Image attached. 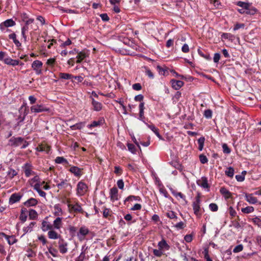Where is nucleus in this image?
<instances>
[{"instance_id":"f257e3e1","label":"nucleus","mask_w":261,"mask_h":261,"mask_svg":"<svg viewBox=\"0 0 261 261\" xmlns=\"http://www.w3.org/2000/svg\"><path fill=\"white\" fill-rule=\"evenodd\" d=\"M201 200L199 196L196 197L194 201L192 203L193 209L195 215L197 217H200L202 212L200 207Z\"/></svg>"},{"instance_id":"f03ea898","label":"nucleus","mask_w":261,"mask_h":261,"mask_svg":"<svg viewBox=\"0 0 261 261\" xmlns=\"http://www.w3.org/2000/svg\"><path fill=\"white\" fill-rule=\"evenodd\" d=\"M76 191L77 196H83L88 191V186L84 182L81 180L77 183Z\"/></svg>"},{"instance_id":"7ed1b4c3","label":"nucleus","mask_w":261,"mask_h":261,"mask_svg":"<svg viewBox=\"0 0 261 261\" xmlns=\"http://www.w3.org/2000/svg\"><path fill=\"white\" fill-rule=\"evenodd\" d=\"M21 168L27 177L36 174V172L33 171V166L30 163H25Z\"/></svg>"},{"instance_id":"20e7f679","label":"nucleus","mask_w":261,"mask_h":261,"mask_svg":"<svg viewBox=\"0 0 261 261\" xmlns=\"http://www.w3.org/2000/svg\"><path fill=\"white\" fill-rule=\"evenodd\" d=\"M89 51L87 49H83L82 51H76V63H81L85 59L89 57Z\"/></svg>"},{"instance_id":"39448f33","label":"nucleus","mask_w":261,"mask_h":261,"mask_svg":"<svg viewBox=\"0 0 261 261\" xmlns=\"http://www.w3.org/2000/svg\"><path fill=\"white\" fill-rule=\"evenodd\" d=\"M32 113H38L43 112H47L49 111V109L46 108L43 105H36L32 106L30 108Z\"/></svg>"},{"instance_id":"423d86ee","label":"nucleus","mask_w":261,"mask_h":261,"mask_svg":"<svg viewBox=\"0 0 261 261\" xmlns=\"http://www.w3.org/2000/svg\"><path fill=\"white\" fill-rule=\"evenodd\" d=\"M59 249L62 254H65L68 251V244L63 239H60L59 240Z\"/></svg>"},{"instance_id":"0eeeda50","label":"nucleus","mask_w":261,"mask_h":261,"mask_svg":"<svg viewBox=\"0 0 261 261\" xmlns=\"http://www.w3.org/2000/svg\"><path fill=\"white\" fill-rule=\"evenodd\" d=\"M42 63L39 60L34 61L32 64V68L35 71L37 74H40L42 72Z\"/></svg>"},{"instance_id":"6e6552de","label":"nucleus","mask_w":261,"mask_h":261,"mask_svg":"<svg viewBox=\"0 0 261 261\" xmlns=\"http://www.w3.org/2000/svg\"><path fill=\"white\" fill-rule=\"evenodd\" d=\"M22 197V194L19 193H15L12 194L9 200V203L10 204H13L20 201Z\"/></svg>"},{"instance_id":"1a4fd4ad","label":"nucleus","mask_w":261,"mask_h":261,"mask_svg":"<svg viewBox=\"0 0 261 261\" xmlns=\"http://www.w3.org/2000/svg\"><path fill=\"white\" fill-rule=\"evenodd\" d=\"M68 207L71 211H73L75 213H83L84 212L81 205L78 203H75V204H68Z\"/></svg>"},{"instance_id":"9d476101","label":"nucleus","mask_w":261,"mask_h":261,"mask_svg":"<svg viewBox=\"0 0 261 261\" xmlns=\"http://www.w3.org/2000/svg\"><path fill=\"white\" fill-rule=\"evenodd\" d=\"M110 197L112 202L117 201L119 199L118 190L116 187H113L110 189Z\"/></svg>"},{"instance_id":"9b49d317","label":"nucleus","mask_w":261,"mask_h":261,"mask_svg":"<svg viewBox=\"0 0 261 261\" xmlns=\"http://www.w3.org/2000/svg\"><path fill=\"white\" fill-rule=\"evenodd\" d=\"M197 185L203 189H208L209 185L207 178L205 176L202 177L197 181Z\"/></svg>"},{"instance_id":"f8f14e48","label":"nucleus","mask_w":261,"mask_h":261,"mask_svg":"<svg viewBox=\"0 0 261 261\" xmlns=\"http://www.w3.org/2000/svg\"><path fill=\"white\" fill-rule=\"evenodd\" d=\"M245 200L251 204H256L258 201L256 197L253 196V194H245Z\"/></svg>"},{"instance_id":"ddd939ff","label":"nucleus","mask_w":261,"mask_h":261,"mask_svg":"<svg viewBox=\"0 0 261 261\" xmlns=\"http://www.w3.org/2000/svg\"><path fill=\"white\" fill-rule=\"evenodd\" d=\"M82 169L79 168L77 166H71L69 171L72 173L76 177H80L82 174Z\"/></svg>"},{"instance_id":"4468645a","label":"nucleus","mask_w":261,"mask_h":261,"mask_svg":"<svg viewBox=\"0 0 261 261\" xmlns=\"http://www.w3.org/2000/svg\"><path fill=\"white\" fill-rule=\"evenodd\" d=\"M172 87L175 90H178L184 86V83L181 81H177L172 79L170 81Z\"/></svg>"},{"instance_id":"2eb2a0df","label":"nucleus","mask_w":261,"mask_h":261,"mask_svg":"<svg viewBox=\"0 0 261 261\" xmlns=\"http://www.w3.org/2000/svg\"><path fill=\"white\" fill-rule=\"evenodd\" d=\"M15 24V22L12 19H7L3 23L0 25V29L2 31H3L4 27H10L14 26Z\"/></svg>"},{"instance_id":"dca6fc26","label":"nucleus","mask_w":261,"mask_h":261,"mask_svg":"<svg viewBox=\"0 0 261 261\" xmlns=\"http://www.w3.org/2000/svg\"><path fill=\"white\" fill-rule=\"evenodd\" d=\"M90 98L91 99V103L93 107V110L95 111H100L102 108L101 103L95 100L92 97V96H91Z\"/></svg>"},{"instance_id":"f3484780","label":"nucleus","mask_w":261,"mask_h":261,"mask_svg":"<svg viewBox=\"0 0 261 261\" xmlns=\"http://www.w3.org/2000/svg\"><path fill=\"white\" fill-rule=\"evenodd\" d=\"M53 208V213L55 216H58L59 217L63 215V212L61 206L59 204H55Z\"/></svg>"},{"instance_id":"a211bd4d","label":"nucleus","mask_w":261,"mask_h":261,"mask_svg":"<svg viewBox=\"0 0 261 261\" xmlns=\"http://www.w3.org/2000/svg\"><path fill=\"white\" fill-rule=\"evenodd\" d=\"M50 149V147L46 144H40L36 148L38 151L45 152L46 153H49Z\"/></svg>"},{"instance_id":"6ab92c4d","label":"nucleus","mask_w":261,"mask_h":261,"mask_svg":"<svg viewBox=\"0 0 261 261\" xmlns=\"http://www.w3.org/2000/svg\"><path fill=\"white\" fill-rule=\"evenodd\" d=\"M38 203V201L36 199L31 198L27 200L23 203V204L27 207L34 206Z\"/></svg>"},{"instance_id":"aec40b11","label":"nucleus","mask_w":261,"mask_h":261,"mask_svg":"<svg viewBox=\"0 0 261 261\" xmlns=\"http://www.w3.org/2000/svg\"><path fill=\"white\" fill-rule=\"evenodd\" d=\"M4 62L7 65H12L13 66L18 65L19 64V60H13L9 57L5 58L4 59Z\"/></svg>"},{"instance_id":"412c9836","label":"nucleus","mask_w":261,"mask_h":261,"mask_svg":"<svg viewBox=\"0 0 261 261\" xmlns=\"http://www.w3.org/2000/svg\"><path fill=\"white\" fill-rule=\"evenodd\" d=\"M28 217V210L26 208L22 207L21 210V213L19 216V219L23 223L27 219Z\"/></svg>"},{"instance_id":"4be33fe9","label":"nucleus","mask_w":261,"mask_h":261,"mask_svg":"<svg viewBox=\"0 0 261 261\" xmlns=\"http://www.w3.org/2000/svg\"><path fill=\"white\" fill-rule=\"evenodd\" d=\"M237 4L238 6L244 8L246 11V13L251 14V13L249 11L250 5L249 3L239 1V2H237Z\"/></svg>"},{"instance_id":"5701e85b","label":"nucleus","mask_w":261,"mask_h":261,"mask_svg":"<svg viewBox=\"0 0 261 261\" xmlns=\"http://www.w3.org/2000/svg\"><path fill=\"white\" fill-rule=\"evenodd\" d=\"M103 121L104 120L102 118L98 121H93L91 124L87 125V127L91 129L92 127L99 126L103 124Z\"/></svg>"},{"instance_id":"b1692460","label":"nucleus","mask_w":261,"mask_h":261,"mask_svg":"<svg viewBox=\"0 0 261 261\" xmlns=\"http://www.w3.org/2000/svg\"><path fill=\"white\" fill-rule=\"evenodd\" d=\"M48 238L50 239H60V234L55 231L54 229H50L48 232Z\"/></svg>"},{"instance_id":"393cba45","label":"nucleus","mask_w":261,"mask_h":261,"mask_svg":"<svg viewBox=\"0 0 261 261\" xmlns=\"http://www.w3.org/2000/svg\"><path fill=\"white\" fill-rule=\"evenodd\" d=\"M145 124L147 126L148 128H149L156 135V136L160 139H162V136L160 135L159 132V129L156 128L154 125L151 124L149 125L147 123H145Z\"/></svg>"},{"instance_id":"a878e982","label":"nucleus","mask_w":261,"mask_h":261,"mask_svg":"<svg viewBox=\"0 0 261 261\" xmlns=\"http://www.w3.org/2000/svg\"><path fill=\"white\" fill-rule=\"evenodd\" d=\"M10 141L12 142V144L16 146L20 145L23 142V139L21 137L12 138Z\"/></svg>"},{"instance_id":"bb28decb","label":"nucleus","mask_w":261,"mask_h":261,"mask_svg":"<svg viewBox=\"0 0 261 261\" xmlns=\"http://www.w3.org/2000/svg\"><path fill=\"white\" fill-rule=\"evenodd\" d=\"M220 192L221 194L225 197L226 199L229 198L231 196V193L225 188L222 187L220 189Z\"/></svg>"},{"instance_id":"cd10ccee","label":"nucleus","mask_w":261,"mask_h":261,"mask_svg":"<svg viewBox=\"0 0 261 261\" xmlns=\"http://www.w3.org/2000/svg\"><path fill=\"white\" fill-rule=\"evenodd\" d=\"M34 176L33 178L30 179L28 180V182L31 186H34L35 184L40 182V181L39 176L38 175L36 174Z\"/></svg>"},{"instance_id":"c85d7f7f","label":"nucleus","mask_w":261,"mask_h":261,"mask_svg":"<svg viewBox=\"0 0 261 261\" xmlns=\"http://www.w3.org/2000/svg\"><path fill=\"white\" fill-rule=\"evenodd\" d=\"M134 200L140 201L141 199L139 196L130 195L124 200V202L125 203L126 201H133Z\"/></svg>"},{"instance_id":"c756f323","label":"nucleus","mask_w":261,"mask_h":261,"mask_svg":"<svg viewBox=\"0 0 261 261\" xmlns=\"http://www.w3.org/2000/svg\"><path fill=\"white\" fill-rule=\"evenodd\" d=\"M29 216L30 219L35 220L38 217V213L35 210L31 209L29 211Z\"/></svg>"},{"instance_id":"7c9ffc66","label":"nucleus","mask_w":261,"mask_h":261,"mask_svg":"<svg viewBox=\"0 0 261 261\" xmlns=\"http://www.w3.org/2000/svg\"><path fill=\"white\" fill-rule=\"evenodd\" d=\"M61 225L62 218L58 217L54 221V228H60Z\"/></svg>"},{"instance_id":"2f4dec72","label":"nucleus","mask_w":261,"mask_h":261,"mask_svg":"<svg viewBox=\"0 0 261 261\" xmlns=\"http://www.w3.org/2000/svg\"><path fill=\"white\" fill-rule=\"evenodd\" d=\"M55 163L57 164H68V161L63 156H57L55 160Z\"/></svg>"},{"instance_id":"473e14b6","label":"nucleus","mask_w":261,"mask_h":261,"mask_svg":"<svg viewBox=\"0 0 261 261\" xmlns=\"http://www.w3.org/2000/svg\"><path fill=\"white\" fill-rule=\"evenodd\" d=\"M59 77L64 80H70L73 78V75L69 73L61 72L59 74Z\"/></svg>"},{"instance_id":"72a5a7b5","label":"nucleus","mask_w":261,"mask_h":261,"mask_svg":"<svg viewBox=\"0 0 261 261\" xmlns=\"http://www.w3.org/2000/svg\"><path fill=\"white\" fill-rule=\"evenodd\" d=\"M17 175V172L13 169L10 168L7 172V176L10 178H13L14 176Z\"/></svg>"},{"instance_id":"f704fd0d","label":"nucleus","mask_w":261,"mask_h":261,"mask_svg":"<svg viewBox=\"0 0 261 261\" xmlns=\"http://www.w3.org/2000/svg\"><path fill=\"white\" fill-rule=\"evenodd\" d=\"M225 173L227 176L232 177L234 175V169L232 167H229L226 169Z\"/></svg>"},{"instance_id":"c9c22d12","label":"nucleus","mask_w":261,"mask_h":261,"mask_svg":"<svg viewBox=\"0 0 261 261\" xmlns=\"http://www.w3.org/2000/svg\"><path fill=\"white\" fill-rule=\"evenodd\" d=\"M144 69V72L145 73V74L147 75L150 79H153L154 78V74L151 72V71L146 66H144L143 67Z\"/></svg>"},{"instance_id":"e433bc0d","label":"nucleus","mask_w":261,"mask_h":261,"mask_svg":"<svg viewBox=\"0 0 261 261\" xmlns=\"http://www.w3.org/2000/svg\"><path fill=\"white\" fill-rule=\"evenodd\" d=\"M204 141L205 138L204 137H200L198 140V149L200 151H201L203 148Z\"/></svg>"},{"instance_id":"4c0bfd02","label":"nucleus","mask_w":261,"mask_h":261,"mask_svg":"<svg viewBox=\"0 0 261 261\" xmlns=\"http://www.w3.org/2000/svg\"><path fill=\"white\" fill-rule=\"evenodd\" d=\"M88 232V229H80V232L77 233V236L80 239H83Z\"/></svg>"},{"instance_id":"58836bf2","label":"nucleus","mask_w":261,"mask_h":261,"mask_svg":"<svg viewBox=\"0 0 261 261\" xmlns=\"http://www.w3.org/2000/svg\"><path fill=\"white\" fill-rule=\"evenodd\" d=\"M48 251L51 255H53V256H58V251L56 249L53 248L51 247H49L48 248Z\"/></svg>"},{"instance_id":"ea45409f","label":"nucleus","mask_w":261,"mask_h":261,"mask_svg":"<svg viewBox=\"0 0 261 261\" xmlns=\"http://www.w3.org/2000/svg\"><path fill=\"white\" fill-rule=\"evenodd\" d=\"M172 194L176 197H179L180 198L186 200V196L180 192H176L173 190H171Z\"/></svg>"},{"instance_id":"a19ab883","label":"nucleus","mask_w":261,"mask_h":261,"mask_svg":"<svg viewBox=\"0 0 261 261\" xmlns=\"http://www.w3.org/2000/svg\"><path fill=\"white\" fill-rule=\"evenodd\" d=\"M254 207L252 206H247L244 208H242L241 211L245 214H249L254 211Z\"/></svg>"},{"instance_id":"79ce46f5","label":"nucleus","mask_w":261,"mask_h":261,"mask_svg":"<svg viewBox=\"0 0 261 261\" xmlns=\"http://www.w3.org/2000/svg\"><path fill=\"white\" fill-rule=\"evenodd\" d=\"M69 184L67 182L66 180H63L61 182L57 184V186L59 189L66 188Z\"/></svg>"},{"instance_id":"37998d69","label":"nucleus","mask_w":261,"mask_h":261,"mask_svg":"<svg viewBox=\"0 0 261 261\" xmlns=\"http://www.w3.org/2000/svg\"><path fill=\"white\" fill-rule=\"evenodd\" d=\"M221 37L225 39H228V40H232L234 38V36L233 35H232L230 33H224L222 34Z\"/></svg>"},{"instance_id":"c03bdc74","label":"nucleus","mask_w":261,"mask_h":261,"mask_svg":"<svg viewBox=\"0 0 261 261\" xmlns=\"http://www.w3.org/2000/svg\"><path fill=\"white\" fill-rule=\"evenodd\" d=\"M158 246L161 249L166 248L169 247L166 241L164 239L158 243Z\"/></svg>"},{"instance_id":"a18cd8bd","label":"nucleus","mask_w":261,"mask_h":261,"mask_svg":"<svg viewBox=\"0 0 261 261\" xmlns=\"http://www.w3.org/2000/svg\"><path fill=\"white\" fill-rule=\"evenodd\" d=\"M252 222L257 227H261V219L258 217H255L251 219Z\"/></svg>"},{"instance_id":"49530a36","label":"nucleus","mask_w":261,"mask_h":261,"mask_svg":"<svg viewBox=\"0 0 261 261\" xmlns=\"http://www.w3.org/2000/svg\"><path fill=\"white\" fill-rule=\"evenodd\" d=\"M128 150L133 154L136 153V148L133 144L127 143V144Z\"/></svg>"},{"instance_id":"de8ad7c7","label":"nucleus","mask_w":261,"mask_h":261,"mask_svg":"<svg viewBox=\"0 0 261 261\" xmlns=\"http://www.w3.org/2000/svg\"><path fill=\"white\" fill-rule=\"evenodd\" d=\"M167 216L171 219H177V217L175 213L173 211H169L166 214Z\"/></svg>"},{"instance_id":"09e8293b","label":"nucleus","mask_w":261,"mask_h":261,"mask_svg":"<svg viewBox=\"0 0 261 261\" xmlns=\"http://www.w3.org/2000/svg\"><path fill=\"white\" fill-rule=\"evenodd\" d=\"M243 249V246L242 244H239L236 246L233 249V252L239 253L242 251Z\"/></svg>"},{"instance_id":"8fccbe9b","label":"nucleus","mask_w":261,"mask_h":261,"mask_svg":"<svg viewBox=\"0 0 261 261\" xmlns=\"http://www.w3.org/2000/svg\"><path fill=\"white\" fill-rule=\"evenodd\" d=\"M204 116L205 118L208 119L212 118V111L210 109L205 110L204 112Z\"/></svg>"},{"instance_id":"3c124183","label":"nucleus","mask_w":261,"mask_h":261,"mask_svg":"<svg viewBox=\"0 0 261 261\" xmlns=\"http://www.w3.org/2000/svg\"><path fill=\"white\" fill-rule=\"evenodd\" d=\"M209 208L212 212H217L218 210V205L214 203H212L210 204Z\"/></svg>"},{"instance_id":"603ef678","label":"nucleus","mask_w":261,"mask_h":261,"mask_svg":"<svg viewBox=\"0 0 261 261\" xmlns=\"http://www.w3.org/2000/svg\"><path fill=\"white\" fill-rule=\"evenodd\" d=\"M35 255H36V253L31 249H27L26 255L28 257H34L35 256Z\"/></svg>"},{"instance_id":"864d4df0","label":"nucleus","mask_w":261,"mask_h":261,"mask_svg":"<svg viewBox=\"0 0 261 261\" xmlns=\"http://www.w3.org/2000/svg\"><path fill=\"white\" fill-rule=\"evenodd\" d=\"M223 151L224 153L229 154L230 153V149L228 147L226 144H223L222 145Z\"/></svg>"},{"instance_id":"5fc2aeb1","label":"nucleus","mask_w":261,"mask_h":261,"mask_svg":"<svg viewBox=\"0 0 261 261\" xmlns=\"http://www.w3.org/2000/svg\"><path fill=\"white\" fill-rule=\"evenodd\" d=\"M199 160L202 164H205L208 162L206 156L203 154H200L199 155Z\"/></svg>"},{"instance_id":"6e6d98bb","label":"nucleus","mask_w":261,"mask_h":261,"mask_svg":"<svg viewBox=\"0 0 261 261\" xmlns=\"http://www.w3.org/2000/svg\"><path fill=\"white\" fill-rule=\"evenodd\" d=\"M245 27L244 23H237L234 25L233 29V31H236L240 29H243Z\"/></svg>"},{"instance_id":"4d7b16f0","label":"nucleus","mask_w":261,"mask_h":261,"mask_svg":"<svg viewBox=\"0 0 261 261\" xmlns=\"http://www.w3.org/2000/svg\"><path fill=\"white\" fill-rule=\"evenodd\" d=\"M144 119L145 117L144 111H139V117H138V119L142 121L145 124L146 122L144 121Z\"/></svg>"},{"instance_id":"13d9d810","label":"nucleus","mask_w":261,"mask_h":261,"mask_svg":"<svg viewBox=\"0 0 261 261\" xmlns=\"http://www.w3.org/2000/svg\"><path fill=\"white\" fill-rule=\"evenodd\" d=\"M55 62L56 59L55 58H49L47 60L46 64L48 66H53Z\"/></svg>"},{"instance_id":"bf43d9fd","label":"nucleus","mask_w":261,"mask_h":261,"mask_svg":"<svg viewBox=\"0 0 261 261\" xmlns=\"http://www.w3.org/2000/svg\"><path fill=\"white\" fill-rule=\"evenodd\" d=\"M133 89L135 90L139 91L142 89V86L140 83H136L133 85Z\"/></svg>"},{"instance_id":"052dcab7","label":"nucleus","mask_w":261,"mask_h":261,"mask_svg":"<svg viewBox=\"0 0 261 261\" xmlns=\"http://www.w3.org/2000/svg\"><path fill=\"white\" fill-rule=\"evenodd\" d=\"M117 185L118 187L121 189L123 190L124 188V182L122 179H119L117 182Z\"/></svg>"},{"instance_id":"680f3d73","label":"nucleus","mask_w":261,"mask_h":261,"mask_svg":"<svg viewBox=\"0 0 261 261\" xmlns=\"http://www.w3.org/2000/svg\"><path fill=\"white\" fill-rule=\"evenodd\" d=\"M184 239L186 242L188 243H190L192 241L193 239V236L192 234H187L185 236Z\"/></svg>"},{"instance_id":"e2e57ef3","label":"nucleus","mask_w":261,"mask_h":261,"mask_svg":"<svg viewBox=\"0 0 261 261\" xmlns=\"http://www.w3.org/2000/svg\"><path fill=\"white\" fill-rule=\"evenodd\" d=\"M181 50L184 53H187L189 51V47L187 44H184L181 47Z\"/></svg>"},{"instance_id":"0e129e2a","label":"nucleus","mask_w":261,"mask_h":261,"mask_svg":"<svg viewBox=\"0 0 261 261\" xmlns=\"http://www.w3.org/2000/svg\"><path fill=\"white\" fill-rule=\"evenodd\" d=\"M122 172V168L119 166H115L114 168V173L117 174H121Z\"/></svg>"},{"instance_id":"69168bd1","label":"nucleus","mask_w":261,"mask_h":261,"mask_svg":"<svg viewBox=\"0 0 261 261\" xmlns=\"http://www.w3.org/2000/svg\"><path fill=\"white\" fill-rule=\"evenodd\" d=\"M156 69L160 74L164 75L166 70L163 67L158 65L156 66Z\"/></svg>"},{"instance_id":"338daca9","label":"nucleus","mask_w":261,"mask_h":261,"mask_svg":"<svg viewBox=\"0 0 261 261\" xmlns=\"http://www.w3.org/2000/svg\"><path fill=\"white\" fill-rule=\"evenodd\" d=\"M142 208V206L140 204L136 203L135 204L133 207L131 208L132 211H136V210H140Z\"/></svg>"},{"instance_id":"774afa93","label":"nucleus","mask_w":261,"mask_h":261,"mask_svg":"<svg viewBox=\"0 0 261 261\" xmlns=\"http://www.w3.org/2000/svg\"><path fill=\"white\" fill-rule=\"evenodd\" d=\"M220 59V55L219 53H215L214 56V62L218 63Z\"/></svg>"}]
</instances>
